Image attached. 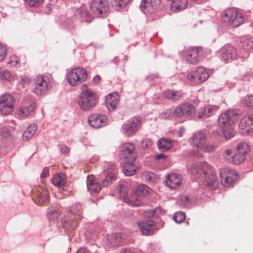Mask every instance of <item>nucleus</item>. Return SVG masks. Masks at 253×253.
<instances>
[{"mask_svg": "<svg viewBox=\"0 0 253 253\" xmlns=\"http://www.w3.org/2000/svg\"><path fill=\"white\" fill-rule=\"evenodd\" d=\"M191 172L196 178L204 176L206 179V185L209 188L214 190L217 187L218 182L217 176L208 163L205 162L193 167Z\"/></svg>", "mask_w": 253, "mask_h": 253, "instance_id": "obj_1", "label": "nucleus"}, {"mask_svg": "<svg viewBox=\"0 0 253 253\" xmlns=\"http://www.w3.org/2000/svg\"><path fill=\"white\" fill-rule=\"evenodd\" d=\"M77 102L83 111H88L95 106L97 101L94 93L85 84H84L82 86Z\"/></svg>", "mask_w": 253, "mask_h": 253, "instance_id": "obj_2", "label": "nucleus"}, {"mask_svg": "<svg viewBox=\"0 0 253 253\" xmlns=\"http://www.w3.org/2000/svg\"><path fill=\"white\" fill-rule=\"evenodd\" d=\"M83 209L80 203L72 205L69 209L68 217L62 220L64 228L75 229L82 218Z\"/></svg>", "mask_w": 253, "mask_h": 253, "instance_id": "obj_3", "label": "nucleus"}, {"mask_svg": "<svg viewBox=\"0 0 253 253\" xmlns=\"http://www.w3.org/2000/svg\"><path fill=\"white\" fill-rule=\"evenodd\" d=\"M222 18L224 21L228 23L232 27H238L244 22L243 14L234 8L226 9L222 15Z\"/></svg>", "mask_w": 253, "mask_h": 253, "instance_id": "obj_4", "label": "nucleus"}, {"mask_svg": "<svg viewBox=\"0 0 253 253\" xmlns=\"http://www.w3.org/2000/svg\"><path fill=\"white\" fill-rule=\"evenodd\" d=\"M86 71L83 68L77 67L71 70L67 75V81L72 86H76L86 81Z\"/></svg>", "mask_w": 253, "mask_h": 253, "instance_id": "obj_5", "label": "nucleus"}, {"mask_svg": "<svg viewBox=\"0 0 253 253\" xmlns=\"http://www.w3.org/2000/svg\"><path fill=\"white\" fill-rule=\"evenodd\" d=\"M89 6L93 14L97 17H106L109 10V5L106 0H91Z\"/></svg>", "mask_w": 253, "mask_h": 253, "instance_id": "obj_6", "label": "nucleus"}, {"mask_svg": "<svg viewBox=\"0 0 253 253\" xmlns=\"http://www.w3.org/2000/svg\"><path fill=\"white\" fill-rule=\"evenodd\" d=\"M195 112L193 105L186 103L177 106L173 111V114L176 118L190 119L193 117Z\"/></svg>", "mask_w": 253, "mask_h": 253, "instance_id": "obj_7", "label": "nucleus"}, {"mask_svg": "<svg viewBox=\"0 0 253 253\" xmlns=\"http://www.w3.org/2000/svg\"><path fill=\"white\" fill-rule=\"evenodd\" d=\"M238 119V115L233 110H227L222 113L218 118L219 126L225 128L233 125Z\"/></svg>", "mask_w": 253, "mask_h": 253, "instance_id": "obj_8", "label": "nucleus"}, {"mask_svg": "<svg viewBox=\"0 0 253 253\" xmlns=\"http://www.w3.org/2000/svg\"><path fill=\"white\" fill-rule=\"evenodd\" d=\"M137 155L134 145L130 143H125L122 146L120 158L122 162H135Z\"/></svg>", "mask_w": 253, "mask_h": 253, "instance_id": "obj_9", "label": "nucleus"}, {"mask_svg": "<svg viewBox=\"0 0 253 253\" xmlns=\"http://www.w3.org/2000/svg\"><path fill=\"white\" fill-rule=\"evenodd\" d=\"M149 188L144 184L139 185L132 191L130 194V200L133 206H138L141 203L142 198L148 194Z\"/></svg>", "mask_w": 253, "mask_h": 253, "instance_id": "obj_10", "label": "nucleus"}, {"mask_svg": "<svg viewBox=\"0 0 253 253\" xmlns=\"http://www.w3.org/2000/svg\"><path fill=\"white\" fill-rule=\"evenodd\" d=\"M209 75L203 67H199L195 71L189 73L187 78L191 82L196 84L202 83L208 80Z\"/></svg>", "mask_w": 253, "mask_h": 253, "instance_id": "obj_11", "label": "nucleus"}, {"mask_svg": "<svg viewBox=\"0 0 253 253\" xmlns=\"http://www.w3.org/2000/svg\"><path fill=\"white\" fill-rule=\"evenodd\" d=\"M15 100L10 94H5L0 97V113L6 115L10 114L13 109Z\"/></svg>", "mask_w": 253, "mask_h": 253, "instance_id": "obj_12", "label": "nucleus"}, {"mask_svg": "<svg viewBox=\"0 0 253 253\" xmlns=\"http://www.w3.org/2000/svg\"><path fill=\"white\" fill-rule=\"evenodd\" d=\"M51 84L46 77H38L35 82L33 92L38 95H45L47 93Z\"/></svg>", "mask_w": 253, "mask_h": 253, "instance_id": "obj_13", "label": "nucleus"}, {"mask_svg": "<svg viewBox=\"0 0 253 253\" xmlns=\"http://www.w3.org/2000/svg\"><path fill=\"white\" fill-rule=\"evenodd\" d=\"M116 168L114 164L107 165L104 167L103 174L105 177L101 181L102 186L107 187L116 180Z\"/></svg>", "mask_w": 253, "mask_h": 253, "instance_id": "obj_14", "label": "nucleus"}, {"mask_svg": "<svg viewBox=\"0 0 253 253\" xmlns=\"http://www.w3.org/2000/svg\"><path fill=\"white\" fill-rule=\"evenodd\" d=\"M239 128L244 135L253 134V115L244 117L240 121Z\"/></svg>", "mask_w": 253, "mask_h": 253, "instance_id": "obj_15", "label": "nucleus"}, {"mask_svg": "<svg viewBox=\"0 0 253 253\" xmlns=\"http://www.w3.org/2000/svg\"><path fill=\"white\" fill-rule=\"evenodd\" d=\"M219 175L222 184L225 187H229L236 179L237 172L233 169H220Z\"/></svg>", "mask_w": 253, "mask_h": 253, "instance_id": "obj_16", "label": "nucleus"}, {"mask_svg": "<svg viewBox=\"0 0 253 253\" xmlns=\"http://www.w3.org/2000/svg\"><path fill=\"white\" fill-rule=\"evenodd\" d=\"M141 118L139 116L132 118L130 122L124 124L122 126V132L126 136H129L135 133L140 124Z\"/></svg>", "mask_w": 253, "mask_h": 253, "instance_id": "obj_17", "label": "nucleus"}, {"mask_svg": "<svg viewBox=\"0 0 253 253\" xmlns=\"http://www.w3.org/2000/svg\"><path fill=\"white\" fill-rule=\"evenodd\" d=\"M220 52L221 59L226 63L236 59L237 56L236 49L230 44H226L222 47Z\"/></svg>", "mask_w": 253, "mask_h": 253, "instance_id": "obj_18", "label": "nucleus"}, {"mask_svg": "<svg viewBox=\"0 0 253 253\" xmlns=\"http://www.w3.org/2000/svg\"><path fill=\"white\" fill-rule=\"evenodd\" d=\"M203 53L201 47H195L188 50L186 61L192 65H196L199 63L202 60L201 55Z\"/></svg>", "mask_w": 253, "mask_h": 253, "instance_id": "obj_19", "label": "nucleus"}, {"mask_svg": "<svg viewBox=\"0 0 253 253\" xmlns=\"http://www.w3.org/2000/svg\"><path fill=\"white\" fill-rule=\"evenodd\" d=\"M73 18L74 20H79L81 22L85 21L89 23L92 21L93 16L89 13L85 5L83 4L75 11Z\"/></svg>", "mask_w": 253, "mask_h": 253, "instance_id": "obj_20", "label": "nucleus"}, {"mask_svg": "<svg viewBox=\"0 0 253 253\" xmlns=\"http://www.w3.org/2000/svg\"><path fill=\"white\" fill-rule=\"evenodd\" d=\"M160 3L161 0H142L140 8L144 13H153L159 8Z\"/></svg>", "mask_w": 253, "mask_h": 253, "instance_id": "obj_21", "label": "nucleus"}, {"mask_svg": "<svg viewBox=\"0 0 253 253\" xmlns=\"http://www.w3.org/2000/svg\"><path fill=\"white\" fill-rule=\"evenodd\" d=\"M33 198H36V203L39 204H44L48 200L49 195L46 189L42 186H39L32 190Z\"/></svg>", "mask_w": 253, "mask_h": 253, "instance_id": "obj_22", "label": "nucleus"}, {"mask_svg": "<svg viewBox=\"0 0 253 253\" xmlns=\"http://www.w3.org/2000/svg\"><path fill=\"white\" fill-rule=\"evenodd\" d=\"M108 117L104 115L93 114L88 119V124L95 128H100L106 125Z\"/></svg>", "mask_w": 253, "mask_h": 253, "instance_id": "obj_23", "label": "nucleus"}, {"mask_svg": "<svg viewBox=\"0 0 253 253\" xmlns=\"http://www.w3.org/2000/svg\"><path fill=\"white\" fill-rule=\"evenodd\" d=\"M182 182V176L179 174L171 173L169 174L166 180V183L170 189H175L179 187Z\"/></svg>", "mask_w": 253, "mask_h": 253, "instance_id": "obj_24", "label": "nucleus"}, {"mask_svg": "<svg viewBox=\"0 0 253 253\" xmlns=\"http://www.w3.org/2000/svg\"><path fill=\"white\" fill-rule=\"evenodd\" d=\"M141 233L145 235H151L156 228L154 222L151 220L140 221L138 224Z\"/></svg>", "mask_w": 253, "mask_h": 253, "instance_id": "obj_25", "label": "nucleus"}, {"mask_svg": "<svg viewBox=\"0 0 253 253\" xmlns=\"http://www.w3.org/2000/svg\"><path fill=\"white\" fill-rule=\"evenodd\" d=\"M128 187L127 184L125 183L119 184L114 189V192L119 194L120 198L124 199L126 203L131 205V202H129V200H130V197H128Z\"/></svg>", "mask_w": 253, "mask_h": 253, "instance_id": "obj_26", "label": "nucleus"}, {"mask_svg": "<svg viewBox=\"0 0 253 253\" xmlns=\"http://www.w3.org/2000/svg\"><path fill=\"white\" fill-rule=\"evenodd\" d=\"M120 101V96L117 93H110L106 97V106L109 111H114Z\"/></svg>", "mask_w": 253, "mask_h": 253, "instance_id": "obj_27", "label": "nucleus"}, {"mask_svg": "<svg viewBox=\"0 0 253 253\" xmlns=\"http://www.w3.org/2000/svg\"><path fill=\"white\" fill-rule=\"evenodd\" d=\"M35 103H32L28 106L19 108L15 114L16 117L19 119H23L28 117L34 111Z\"/></svg>", "mask_w": 253, "mask_h": 253, "instance_id": "obj_28", "label": "nucleus"}, {"mask_svg": "<svg viewBox=\"0 0 253 253\" xmlns=\"http://www.w3.org/2000/svg\"><path fill=\"white\" fill-rule=\"evenodd\" d=\"M191 140L192 144L199 149L204 143L206 142L207 136L204 132L199 131L193 135Z\"/></svg>", "mask_w": 253, "mask_h": 253, "instance_id": "obj_29", "label": "nucleus"}, {"mask_svg": "<svg viewBox=\"0 0 253 253\" xmlns=\"http://www.w3.org/2000/svg\"><path fill=\"white\" fill-rule=\"evenodd\" d=\"M86 186L87 190L90 192L91 194H97L101 189L100 185L94 180L93 176H87Z\"/></svg>", "mask_w": 253, "mask_h": 253, "instance_id": "obj_30", "label": "nucleus"}, {"mask_svg": "<svg viewBox=\"0 0 253 253\" xmlns=\"http://www.w3.org/2000/svg\"><path fill=\"white\" fill-rule=\"evenodd\" d=\"M171 2V10L175 12H179L184 9L188 5L187 0H167Z\"/></svg>", "mask_w": 253, "mask_h": 253, "instance_id": "obj_31", "label": "nucleus"}, {"mask_svg": "<svg viewBox=\"0 0 253 253\" xmlns=\"http://www.w3.org/2000/svg\"><path fill=\"white\" fill-rule=\"evenodd\" d=\"M157 146L161 151H166L172 147V142L169 138L162 137L158 140Z\"/></svg>", "mask_w": 253, "mask_h": 253, "instance_id": "obj_32", "label": "nucleus"}, {"mask_svg": "<svg viewBox=\"0 0 253 253\" xmlns=\"http://www.w3.org/2000/svg\"><path fill=\"white\" fill-rule=\"evenodd\" d=\"M125 238V235L118 233L112 234L108 240L113 246H116L123 243Z\"/></svg>", "mask_w": 253, "mask_h": 253, "instance_id": "obj_33", "label": "nucleus"}, {"mask_svg": "<svg viewBox=\"0 0 253 253\" xmlns=\"http://www.w3.org/2000/svg\"><path fill=\"white\" fill-rule=\"evenodd\" d=\"M124 163L123 171L126 176H131L133 175L136 171V169L134 166V162H122Z\"/></svg>", "mask_w": 253, "mask_h": 253, "instance_id": "obj_34", "label": "nucleus"}, {"mask_svg": "<svg viewBox=\"0 0 253 253\" xmlns=\"http://www.w3.org/2000/svg\"><path fill=\"white\" fill-rule=\"evenodd\" d=\"M37 130V125L35 124L30 125L23 132L22 139L24 141H27L30 139L35 133Z\"/></svg>", "mask_w": 253, "mask_h": 253, "instance_id": "obj_35", "label": "nucleus"}, {"mask_svg": "<svg viewBox=\"0 0 253 253\" xmlns=\"http://www.w3.org/2000/svg\"><path fill=\"white\" fill-rule=\"evenodd\" d=\"M165 97L173 101L179 100L182 96L181 93L179 91L168 90L164 92Z\"/></svg>", "mask_w": 253, "mask_h": 253, "instance_id": "obj_36", "label": "nucleus"}, {"mask_svg": "<svg viewBox=\"0 0 253 253\" xmlns=\"http://www.w3.org/2000/svg\"><path fill=\"white\" fill-rule=\"evenodd\" d=\"M216 133L219 136H224L226 139H230L234 136V132L233 129L228 127L216 130Z\"/></svg>", "mask_w": 253, "mask_h": 253, "instance_id": "obj_37", "label": "nucleus"}, {"mask_svg": "<svg viewBox=\"0 0 253 253\" xmlns=\"http://www.w3.org/2000/svg\"><path fill=\"white\" fill-rule=\"evenodd\" d=\"M249 151L250 148L248 144L246 142H241L238 145L236 152L240 154L244 155L246 157V155Z\"/></svg>", "mask_w": 253, "mask_h": 253, "instance_id": "obj_38", "label": "nucleus"}, {"mask_svg": "<svg viewBox=\"0 0 253 253\" xmlns=\"http://www.w3.org/2000/svg\"><path fill=\"white\" fill-rule=\"evenodd\" d=\"M53 184L57 187H61L64 185L65 180L63 174H58L52 178Z\"/></svg>", "mask_w": 253, "mask_h": 253, "instance_id": "obj_39", "label": "nucleus"}, {"mask_svg": "<svg viewBox=\"0 0 253 253\" xmlns=\"http://www.w3.org/2000/svg\"><path fill=\"white\" fill-rule=\"evenodd\" d=\"M245 156L243 155L240 154L237 152L232 156V158L231 160L230 164L235 165H239L244 162L245 160Z\"/></svg>", "mask_w": 253, "mask_h": 253, "instance_id": "obj_40", "label": "nucleus"}, {"mask_svg": "<svg viewBox=\"0 0 253 253\" xmlns=\"http://www.w3.org/2000/svg\"><path fill=\"white\" fill-rule=\"evenodd\" d=\"M129 0H113L112 5L116 10H119L126 6Z\"/></svg>", "mask_w": 253, "mask_h": 253, "instance_id": "obj_41", "label": "nucleus"}, {"mask_svg": "<svg viewBox=\"0 0 253 253\" xmlns=\"http://www.w3.org/2000/svg\"><path fill=\"white\" fill-rule=\"evenodd\" d=\"M47 215L49 219L54 220L57 218L59 214L54 208L51 207L48 209Z\"/></svg>", "mask_w": 253, "mask_h": 253, "instance_id": "obj_42", "label": "nucleus"}, {"mask_svg": "<svg viewBox=\"0 0 253 253\" xmlns=\"http://www.w3.org/2000/svg\"><path fill=\"white\" fill-rule=\"evenodd\" d=\"M242 104L248 108L251 109L253 107V95H247L242 100Z\"/></svg>", "mask_w": 253, "mask_h": 253, "instance_id": "obj_43", "label": "nucleus"}, {"mask_svg": "<svg viewBox=\"0 0 253 253\" xmlns=\"http://www.w3.org/2000/svg\"><path fill=\"white\" fill-rule=\"evenodd\" d=\"M185 218V214L183 212L177 211L173 216V219L177 223H180L182 222Z\"/></svg>", "mask_w": 253, "mask_h": 253, "instance_id": "obj_44", "label": "nucleus"}, {"mask_svg": "<svg viewBox=\"0 0 253 253\" xmlns=\"http://www.w3.org/2000/svg\"><path fill=\"white\" fill-rule=\"evenodd\" d=\"M242 46L245 50L253 49V38L246 39L243 42Z\"/></svg>", "mask_w": 253, "mask_h": 253, "instance_id": "obj_45", "label": "nucleus"}, {"mask_svg": "<svg viewBox=\"0 0 253 253\" xmlns=\"http://www.w3.org/2000/svg\"><path fill=\"white\" fill-rule=\"evenodd\" d=\"M204 152H211L215 150V147L211 144L204 143L199 149Z\"/></svg>", "mask_w": 253, "mask_h": 253, "instance_id": "obj_46", "label": "nucleus"}, {"mask_svg": "<svg viewBox=\"0 0 253 253\" xmlns=\"http://www.w3.org/2000/svg\"><path fill=\"white\" fill-rule=\"evenodd\" d=\"M206 107L207 111V114L206 115L208 117L214 115L218 109V107L216 105H208L206 106Z\"/></svg>", "mask_w": 253, "mask_h": 253, "instance_id": "obj_47", "label": "nucleus"}, {"mask_svg": "<svg viewBox=\"0 0 253 253\" xmlns=\"http://www.w3.org/2000/svg\"><path fill=\"white\" fill-rule=\"evenodd\" d=\"M233 151L232 149H227L224 151L223 157L224 159L228 163H230L232 158Z\"/></svg>", "mask_w": 253, "mask_h": 253, "instance_id": "obj_48", "label": "nucleus"}, {"mask_svg": "<svg viewBox=\"0 0 253 253\" xmlns=\"http://www.w3.org/2000/svg\"><path fill=\"white\" fill-rule=\"evenodd\" d=\"M42 1L43 0H24L26 4L30 7H38Z\"/></svg>", "mask_w": 253, "mask_h": 253, "instance_id": "obj_49", "label": "nucleus"}, {"mask_svg": "<svg viewBox=\"0 0 253 253\" xmlns=\"http://www.w3.org/2000/svg\"><path fill=\"white\" fill-rule=\"evenodd\" d=\"M6 54V45L0 42V61H3L5 58Z\"/></svg>", "mask_w": 253, "mask_h": 253, "instance_id": "obj_50", "label": "nucleus"}, {"mask_svg": "<svg viewBox=\"0 0 253 253\" xmlns=\"http://www.w3.org/2000/svg\"><path fill=\"white\" fill-rule=\"evenodd\" d=\"M0 78L1 80H5L10 81L11 80L12 77L7 70L1 69L0 73Z\"/></svg>", "mask_w": 253, "mask_h": 253, "instance_id": "obj_51", "label": "nucleus"}, {"mask_svg": "<svg viewBox=\"0 0 253 253\" xmlns=\"http://www.w3.org/2000/svg\"><path fill=\"white\" fill-rule=\"evenodd\" d=\"M173 116H174L173 111L172 110H167L162 113L160 115V117L163 119H168L172 118Z\"/></svg>", "mask_w": 253, "mask_h": 253, "instance_id": "obj_52", "label": "nucleus"}, {"mask_svg": "<svg viewBox=\"0 0 253 253\" xmlns=\"http://www.w3.org/2000/svg\"><path fill=\"white\" fill-rule=\"evenodd\" d=\"M207 111L206 106L202 107L200 108L198 110L197 117L199 119H205L208 117L206 115L207 114Z\"/></svg>", "mask_w": 253, "mask_h": 253, "instance_id": "obj_53", "label": "nucleus"}, {"mask_svg": "<svg viewBox=\"0 0 253 253\" xmlns=\"http://www.w3.org/2000/svg\"><path fill=\"white\" fill-rule=\"evenodd\" d=\"M74 22L73 20L71 19L70 18H68L65 22L63 23V26L65 28L68 29L69 30H71L74 28Z\"/></svg>", "mask_w": 253, "mask_h": 253, "instance_id": "obj_54", "label": "nucleus"}, {"mask_svg": "<svg viewBox=\"0 0 253 253\" xmlns=\"http://www.w3.org/2000/svg\"><path fill=\"white\" fill-rule=\"evenodd\" d=\"M152 144V141L150 138L143 139L141 142V147L143 149H147L150 147Z\"/></svg>", "mask_w": 253, "mask_h": 253, "instance_id": "obj_55", "label": "nucleus"}, {"mask_svg": "<svg viewBox=\"0 0 253 253\" xmlns=\"http://www.w3.org/2000/svg\"><path fill=\"white\" fill-rule=\"evenodd\" d=\"M0 134L4 137H7L10 135V132L7 128L3 127L0 129Z\"/></svg>", "mask_w": 253, "mask_h": 253, "instance_id": "obj_56", "label": "nucleus"}, {"mask_svg": "<svg viewBox=\"0 0 253 253\" xmlns=\"http://www.w3.org/2000/svg\"><path fill=\"white\" fill-rule=\"evenodd\" d=\"M19 59L18 57L13 56L10 61V63L15 66H16L19 64Z\"/></svg>", "mask_w": 253, "mask_h": 253, "instance_id": "obj_57", "label": "nucleus"}, {"mask_svg": "<svg viewBox=\"0 0 253 253\" xmlns=\"http://www.w3.org/2000/svg\"><path fill=\"white\" fill-rule=\"evenodd\" d=\"M145 179L148 182H153V179L154 177V174L152 172L148 173L146 175H145Z\"/></svg>", "mask_w": 253, "mask_h": 253, "instance_id": "obj_58", "label": "nucleus"}, {"mask_svg": "<svg viewBox=\"0 0 253 253\" xmlns=\"http://www.w3.org/2000/svg\"><path fill=\"white\" fill-rule=\"evenodd\" d=\"M48 169L47 168H44L42 170V172L41 174V178L46 177L48 174Z\"/></svg>", "mask_w": 253, "mask_h": 253, "instance_id": "obj_59", "label": "nucleus"}, {"mask_svg": "<svg viewBox=\"0 0 253 253\" xmlns=\"http://www.w3.org/2000/svg\"><path fill=\"white\" fill-rule=\"evenodd\" d=\"M61 152L64 154H67L69 152V148L66 146H63L60 148Z\"/></svg>", "mask_w": 253, "mask_h": 253, "instance_id": "obj_60", "label": "nucleus"}, {"mask_svg": "<svg viewBox=\"0 0 253 253\" xmlns=\"http://www.w3.org/2000/svg\"><path fill=\"white\" fill-rule=\"evenodd\" d=\"M181 200L184 202V204L185 206H187L189 202L190 199L188 196H185L181 198Z\"/></svg>", "mask_w": 253, "mask_h": 253, "instance_id": "obj_61", "label": "nucleus"}, {"mask_svg": "<svg viewBox=\"0 0 253 253\" xmlns=\"http://www.w3.org/2000/svg\"><path fill=\"white\" fill-rule=\"evenodd\" d=\"M167 158V156L163 153H161L155 156V159L157 160L160 159H165Z\"/></svg>", "mask_w": 253, "mask_h": 253, "instance_id": "obj_62", "label": "nucleus"}, {"mask_svg": "<svg viewBox=\"0 0 253 253\" xmlns=\"http://www.w3.org/2000/svg\"><path fill=\"white\" fill-rule=\"evenodd\" d=\"M76 253H89V251L86 248H81L77 251Z\"/></svg>", "mask_w": 253, "mask_h": 253, "instance_id": "obj_63", "label": "nucleus"}, {"mask_svg": "<svg viewBox=\"0 0 253 253\" xmlns=\"http://www.w3.org/2000/svg\"><path fill=\"white\" fill-rule=\"evenodd\" d=\"M121 253H133L132 250L129 248H124L121 250Z\"/></svg>", "mask_w": 253, "mask_h": 253, "instance_id": "obj_64", "label": "nucleus"}]
</instances>
